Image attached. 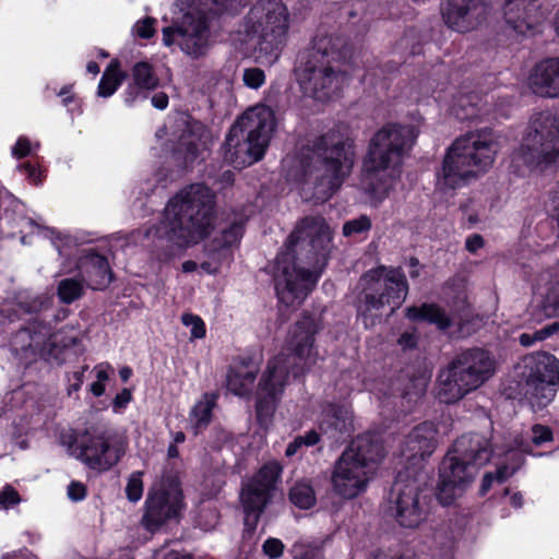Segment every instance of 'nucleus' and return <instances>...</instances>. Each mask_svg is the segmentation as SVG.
<instances>
[{
    "mask_svg": "<svg viewBox=\"0 0 559 559\" xmlns=\"http://www.w3.org/2000/svg\"><path fill=\"white\" fill-rule=\"evenodd\" d=\"M181 321L183 325L190 328L191 338H203L205 336V324L199 316L185 313L181 317Z\"/></svg>",
    "mask_w": 559,
    "mask_h": 559,
    "instance_id": "obj_43",
    "label": "nucleus"
},
{
    "mask_svg": "<svg viewBox=\"0 0 559 559\" xmlns=\"http://www.w3.org/2000/svg\"><path fill=\"white\" fill-rule=\"evenodd\" d=\"M183 508L178 479L175 476L163 477L147 493L141 523L146 531L154 533L167 521L177 519Z\"/></svg>",
    "mask_w": 559,
    "mask_h": 559,
    "instance_id": "obj_17",
    "label": "nucleus"
},
{
    "mask_svg": "<svg viewBox=\"0 0 559 559\" xmlns=\"http://www.w3.org/2000/svg\"><path fill=\"white\" fill-rule=\"evenodd\" d=\"M452 112L461 120L474 119L478 116V110L469 102L468 97H461L452 106Z\"/></svg>",
    "mask_w": 559,
    "mask_h": 559,
    "instance_id": "obj_44",
    "label": "nucleus"
},
{
    "mask_svg": "<svg viewBox=\"0 0 559 559\" xmlns=\"http://www.w3.org/2000/svg\"><path fill=\"white\" fill-rule=\"evenodd\" d=\"M281 474L280 463L269 462L242 487L240 500L245 511V525L249 530L255 528L260 515L281 479Z\"/></svg>",
    "mask_w": 559,
    "mask_h": 559,
    "instance_id": "obj_18",
    "label": "nucleus"
},
{
    "mask_svg": "<svg viewBox=\"0 0 559 559\" xmlns=\"http://www.w3.org/2000/svg\"><path fill=\"white\" fill-rule=\"evenodd\" d=\"M142 472H134L130 475L127 486L126 495L131 502H138L143 495Z\"/></svg>",
    "mask_w": 559,
    "mask_h": 559,
    "instance_id": "obj_42",
    "label": "nucleus"
},
{
    "mask_svg": "<svg viewBox=\"0 0 559 559\" xmlns=\"http://www.w3.org/2000/svg\"><path fill=\"white\" fill-rule=\"evenodd\" d=\"M294 559H323L320 548L304 543H296L292 549Z\"/></svg>",
    "mask_w": 559,
    "mask_h": 559,
    "instance_id": "obj_47",
    "label": "nucleus"
},
{
    "mask_svg": "<svg viewBox=\"0 0 559 559\" xmlns=\"http://www.w3.org/2000/svg\"><path fill=\"white\" fill-rule=\"evenodd\" d=\"M86 496V488L85 486L80 481H72L68 486V497L72 501H81Z\"/></svg>",
    "mask_w": 559,
    "mask_h": 559,
    "instance_id": "obj_58",
    "label": "nucleus"
},
{
    "mask_svg": "<svg viewBox=\"0 0 559 559\" xmlns=\"http://www.w3.org/2000/svg\"><path fill=\"white\" fill-rule=\"evenodd\" d=\"M528 373L526 382H552L559 381L558 362L554 355L539 353L533 356L527 365Z\"/></svg>",
    "mask_w": 559,
    "mask_h": 559,
    "instance_id": "obj_30",
    "label": "nucleus"
},
{
    "mask_svg": "<svg viewBox=\"0 0 559 559\" xmlns=\"http://www.w3.org/2000/svg\"><path fill=\"white\" fill-rule=\"evenodd\" d=\"M159 84L152 64L145 61L138 62L132 68V83L123 93L126 105L132 106L136 100L147 98L148 92L155 90Z\"/></svg>",
    "mask_w": 559,
    "mask_h": 559,
    "instance_id": "obj_27",
    "label": "nucleus"
},
{
    "mask_svg": "<svg viewBox=\"0 0 559 559\" xmlns=\"http://www.w3.org/2000/svg\"><path fill=\"white\" fill-rule=\"evenodd\" d=\"M371 228V221L367 215L348 221L343 226V234L346 237L368 231Z\"/></svg>",
    "mask_w": 559,
    "mask_h": 559,
    "instance_id": "obj_45",
    "label": "nucleus"
},
{
    "mask_svg": "<svg viewBox=\"0 0 559 559\" xmlns=\"http://www.w3.org/2000/svg\"><path fill=\"white\" fill-rule=\"evenodd\" d=\"M218 519L219 515L216 510H204L200 516V525L205 531L212 530L217 525Z\"/></svg>",
    "mask_w": 559,
    "mask_h": 559,
    "instance_id": "obj_56",
    "label": "nucleus"
},
{
    "mask_svg": "<svg viewBox=\"0 0 559 559\" xmlns=\"http://www.w3.org/2000/svg\"><path fill=\"white\" fill-rule=\"evenodd\" d=\"M441 13L450 28L464 33L476 28L486 20L488 8L483 0H444Z\"/></svg>",
    "mask_w": 559,
    "mask_h": 559,
    "instance_id": "obj_21",
    "label": "nucleus"
},
{
    "mask_svg": "<svg viewBox=\"0 0 559 559\" xmlns=\"http://www.w3.org/2000/svg\"><path fill=\"white\" fill-rule=\"evenodd\" d=\"M44 236L45 237H48L51 239L52 241V245L55 246V248L58 250L59 254L60 255H67L69 254L66 250V247L68 246V243H70L71 239L69 236H63V237H56V231L52 230V229H44Z\"/></svg>",
    "mask_w": 559,
    "mask_h": 559,
    "instance_id": "obj_53",
    "label": "nucleus"
},
{
    "mask_svg": "<svg viewBox=\"0 0 559 559\" xmlns=\"http://www.w3.org/2000/svg\"><path fill=\"white\" fill-rule=\"evenodd\" d=\"M534 301L540 311L537 321L559 317V281L548 271L542 272L534 285Z\"/></svg>",
    "mask_w": 559,
    "mask_h": 559,
    "instance_id": "obj_25",
    "label": "nucleus"
},
{
    "mask_svg": "<svg viewBox=\"0 0 559 559\" xmlns=\"http://www.w3.org/2000/svg\"><path fill=\"white\" fill-rule=\"evenodd\" d=\"M263 552L270 559H277L283 555L284 544L278 538H267L262 545Z\"/></svg>",
    "mask_w": 559,
    "mask_h": 559,
    "instance_id": "obj_51",
    "label": "nucleus"
},
{
    "mask_svg": "<svg viewBox=\"0 0 559 559\" xmlns=\"http://www.w3.org/2000/svg\"><path fill=\"white\" fill-rule=\"evenodd\" d=\"M437 429L432 423H423L416 426L406 437L401 455L406 464L416 466L426 456L432 454L437 445Z\"/></svg>",
    "mask_w": 559,
    "mask_h": 559,
    "instance_id": "obj_23",
    "label": "nucleus"
},
{
    "mask_svg": "<svg viewBox=\"0 0 559 559\" xmlns=\"http://www.w3.org/2000/svg\"><path fill=\"white\" fill-rule=\"evenodd\" d=\"M319 330L316 318L306 316L292 329L286 345L287 353H281L269 360L259 382L257 416L266 425L275 412L290 376L297 378L314 366L319 354L314 347V335Z\"/></svg>",
    "mask_w": 559,
    "mask_h": 559,
    "instance_id": "obj_3",
    "label": "nucleus"
},
{
    "mask_svg": "<svg viewBox=\"0 0 559 559\" xmlns=\"http://www.w3.org/2000/svg\"><path fill=\"white\" fill-rule=\"evenodd\" d=\"M520 466V463L509 467L508 465H502L498 467L495 474L487 473L485 474L480 487V492L485 495L492 486V483L497 480L498 483H503L507 480Z\"/></svg>",
    "mask_w": 559,
    "mask_h": 559,
    "instance_id": "obj_40",
    "label": "nucleus"
},
{
    "mask_svg": "<svg viewBox=\"0 0 559 559\" xmlns=\"http://www.w3.org/2000/svg\"><path fill=\"white\" fill-rule=\"evenodd\" d=\"M498 143L489 130H479L456 139L448 148L439 182L455 189L487 173L498 153Z\"/></svg>",
    "mask_w": 559,
    "mask_h": 559,
    "instance_id": "obj_7",
    "label": "nucleus"
},
{
    "mask_svg": "<svg viewBox=\"0 0 559 559\" xmlns=\"http://www.w3.org/2000/svg\"><path fill=\"white\" fill-rule=\"evenodd\" d=\"M84 293L83 281L80 278H64L59 282L57 294L61 302L72 304L82 297Z\"/></svg>",
    "mask_w": 559,
    "mask_h": 559,
    "instance_id": "obj_37",
    "label": "nucleus"
},
{
    "mask_svg": "<svg viewBox=\"0 0 559 559\" xmlns=\"http://www.w3.org/2000/svg\"><path fill=\"white\" fill-rule=\"evenodd\" d=\"M203 151V144L195 143L186 136H182L180 147L175 152V157L178 162H182L185 165H187L202 156Z\"/></svg>",
    "mask_w": 559,
    "mask_h": 559,
    "instance_id": "obj_38",
    "label": "nucleus"
},
{
    "mask_svg": "<svg viewBox=\"0 0 559 559\" xmlns=\"http://www.w3.org/2000/svg\"><path fill=\"white\" fill-rule=\"evenodd\" d=\"M405 316L412 321H427L429 323H433L440 330H445L451 325L450 318L439 306L435 304H423L418 307H407Z\"/></svg>",
    "mask_w": 559,
    "mask_h": 559,
    "instance_id": "obj_31",
    "label": "nucleus"
},
{
    "mask_svg": "<svg viewBox=\"0 0 559 559\" xmlns=\"http://www.w3.org/2000/svg\"><path fill=\"white\" fill-rule=\"evenodd\" d=\"M243 234V226L240 223L231 224L227 229H224L222 233V243L223 246H233L237 243Z\"/></svg>",
    "mask_w": 559,
    "mask_h": 559,
    "instance_id": "obj_49",
    "label": "nucleus"
},
{
    "mask_svg": "<svg viewBox=\"0 0 559 559\" xmlns=\"http://www.w3.org/2000/svg\"><path fill=\"white\" fill-rule=\"evenodd\" d=\"M21 501L19 492L12 486H5L0 490V507L12 508Z\"/></svg>",
    "mask_w": 559,
    "mask_h": 559,
    "instance_id": "obj_50",
    "label": "nucleus"
},
{
    "mask_svg": "<svg viewBox=\"0 0 559 559\" xmlns=\"http://www.w3.org/2000/svg\"><path fill=\"white\" fill-rule=\"evenodd\" d=\"M274 111L257 105L245 111L230 128L225 141V159L242 168L261 159L275 130Z\"/></svg>",
    "mask_w": 559,
    "mask_h": 559,
    "instance_id": "obj_9",
    "label": "nucleus"
},
{
    "mask_svg": "<svg viewBox=\"0 0 559 559\" xmlns=\"http://www.w3.org/2000/svg\"><path fill=\"white\" fill-rule=\"evenodd\" d=\"M289 500L299 509H310L316 503V492L309 480L297 481L289 490Z\"/></svg>",
    "mask_w": 559,
    "mask_h": 559,
    "instance_id": "obj_34",
    "label": "nucleus"
},
{
    "mask_svg": "<svg viewBox=\"0 0 559 559\" xmlns=\"http://www.w3.org/2000/svg\"><path fill=\"white\" fill-rule=\"evenodd\" d=\"M96 373V380L100 382H106L109 378V371H112V368L107 362H102L95 366L94 368Z\"/></svg>",
    "mask_w": 559,
    "mask_h": 559,
    "instance_id": "obj_62",
    "label": "nucleus"
},
{
    "mask_svg": "<svg viewBox=\"0 0 559 559\" xmlns=\"http://www.w3.org/2000/svg\"><path fill=\"white\" fill-rule=\"evenodd\" d=\"M17 169L20 171H23L27 175L29 181L33 183V185H40L43 179H41V171L36 169V167L29 163H25V164H21L17 166Z\"/></svg>",
    "mask_w": 559,
    "mask_h": 559,
    "instance_id": "obj_57",
    "label": "nucleus"
},
{
    "mask_svg": "<svg viewBox=\"0 0 559 559\" xmlns=\"http://www.w3.org/2000/svg\"><path fill=\"white\" fill-rule=\"evenodd\" d=\"M551 440L552 431L549 427L538 424L532 427V441L534 444L540 445Z\"/></svg>",
    "mask_w": 559,
    "mask_h": 559,
    "instance_id": "obj_52",
    "label": "nucleus"
},
{
    "mask_svg": "<svg viewBox=\"0 0 559 559\" xmlns=\"http://www.w3.org/2000/svg\"><path fill=\"white\" fill-rule=\"evenodd\" d=\"M242 81L247 87L258 90L265 83V73L260 68H247L243 70Z\"/></svg>",
    "mask_w": 559,
    "mask_h": 559,
    "instance_id": "obj_46",
    "label": "nucleus"
},
{
    "mask_svg": "<svg viewBox=\"0 0 559 559\" xmlns=\"http://www.w3.org/2000/svg\"><path fill=\"white\" fill-rule=\"evenodd\" d=\"M124 79L123 73L116 63H111L104 72L97 88V95L100 97L111 96L121 85Z\"/></svg>",
    "mask_w": 559,
    "mask_h": 559,
    "instance_id": "obj_36",
    "label": "nucleus"
},
{
    "mask_svg": "<svg viewBox=\"0 0 559 559\" xmlns=\"http://www.w3.org/2000/svg\"><path fill=\"white\" fill-rule=\"evenodd\" d=\"M354 160V144L348 128L336 126L302 151V189H312V198L317 202L328 201L350 174Z\"/></svg>",
    "mask_w": 559,
    "mask_h": 559,
    "instance_id": "obj_4",
    "label": "nucleus"
},
{
    "mask_svg": "<svg viewBox=\"0 0 559 559\" xmlns=\"http://www.w3.org/2000/svg\"><path fill=\"white\" fill-rule=\"evenodd\" d=\"M320 436L316 430L308 431L305 436H298L292 441L285 451V455L290 457L299 452L302 447H311L319 442Z\"/></svg>",
    "mask_w": 559,
    "mask_h": 559,
    "instance_id": "obj_41",
    "label": "nucleus"
},
{
    "mask_svg": "<svg viewBox=\"0 0 559 559\" xmlns=\"http://www.w3.org/2000/svg\"><path fill=\"white\" fill-rule=\"evenodd\" d=\"M127 438L115 431H85L69 445L70 454L88 468L106 472L126 454Z\"/></svg>",
    "mask_w": 559,
    "mask_h": 559,
    "instance_id": "obj_16",
    "label": "nucleus"
},
{
    "mask_svg": "<svg viewBox=\"0 0 559 559\" xmlns=\"http://www.w3.org/2000/svg\"><path fill=\"white\" fill-rule=\"evenodd\" d=\"M341 58L342 52L331 37L316 41L311 59L299 74L305 94L321 102L335 95L346 82L345 73L337 67Z\"/></svg>",
    "mask_w": 559,
    "mask_h": 559,
    "instance_id": "obj_15",
    "label": "nucleus"
},
{
    "mask_svg": "<svg viewBox=\"0 0 559 559\" xmlns=\"http://www.w3.org/2000/svg\"><path fill=\"white\" fill-rule=\"evenodd\" d=\"M416 136L417 131L413 126L393 123L384 126L372 136L364 162L361 182L377 201H382L399 179L404 155Z\"/></svg>",
    "mask_w": 559,
    "mask_h": 559,
    "instance_id": "obj_5",
    "label": "nucleus"
},
{
    "mask_svg": "<svg viewBox=\"0 0 559 559\" xmlns=\"http://www.w3.org/2000/svg\"><path fill=\"white\" fill-rule=\"evenodd\" d=\"M383 457V447L371 435L357 437L335 462L331 483L341 497L353 499L367 489L377 464Z\"/></svg>",
    "mask_w": 559,
    "mask_h": 559,
    "instance_id": "obj_10",
    "label": "nucleus"
},
{
    "mask_svg": "<svg viewBox=\"0 0 559 559\" xmlns=\"http://www.w3.org/2000/svg\"><path fill=\"white\" fill-rule=\"evenodd\" d=\"M513 163L540 171L559 167V114L543 111L531 118L530 131Z\"/></svg>",
    "mask_w": 559,
    "mask_h": 559,
    "instance_id": "obj_14",
    "label": "nucleus"
},
{
    "mask_svg": "<svg viewBox=\"0 0 559 559\" xmlns=\"http://www.w3.org/2000/svg\"><path fill=\"white\" fill-rule=\"evenodd\" d=\"M491 454L489 440L481 435H464L456 439L440 465L437 487L440 503H453L471 485L477 469L489 462Z\"/></svg>",
    "mask_w": 559,
    "mask_h": 559,
    "instance_id": "obj_6",
    "label": "nucleus"
},
{
    "mask_svg": "<svg viewBox=\"0 0 559 559\" xmlns=\"http://www.w3.org/2000/svg\"><path fill=\"white\" fill-rule=\"evenodd\" d=\"M216 400L217 396L215 394L205 393L191 409L190 418L195 435L210 424L212 412L216 406Z\"/></svg>",
    "mask_w": 559,
    "mask_h": 559,
    "instance_id": "obj_32",
    "label": "nucleus"
},
{
    "mask_svg": "<svg viewBox=\"0 0 559 559\" xmlns=\"http://www.w3.org/2000/svg\"><path fill=\"white\" fill-rule=\"evenodd\" d=\"M397 343L403 349L414 348L417 344V336L414 332H404Z\"/></svg>",
    "mask_w": 559,
    "mask_h": 559,
    "instance_id": "obj_61",
    "label": "nucleus"
},
{
    "mask_svg": "<svg viewBox=\"0 0 559 559\" xmlns=\"http://www.w3.org/2000/svg\"><path fill=\"white\" fill-rule=\"evenodd\" d=\"M360 284L364 287V304L360 310L366 326L376 324L388 306L394 313L405 301L408 284L401 269L379 266L366 272Z\"/></svg>",
    "mask_w": 559,
    "mask_h": 559,
    "instance_id": "obj_13",
    "label": "nucleus"
},
{
    "mask_svg": "<svg viewBox=\"0 0 559 559\" xmlns=\"http://www.w3.org/2000/svg\"><path fill=\"white\" fill-rule=\"evenodd\" d=\"M332 238L321 216H307L296 224L272 265L281 302L299 305L313 289L333 249Z\"/></svg>",
    "mask_w": 559,
    "mask_h": 559,
    "instance_id": "obj_1",
    "label": "nucleus"
},
{
    "mask_svg": "<svg viewBox=\"0 0 559 559\" xmlns=\"http://www.w3.org/2000/svg\"><path fill=\"white\" fill-rule=\"evenodd\" d=\"M45 300L41 298H35L32 302L24 307L25 312H36L44 307Z\"/></svg>",
    "mask_w": 559,
    "mask_h": 559,
    "instance_id": "obj_64",
    "label": "nucleus"
},
{
    "mask_svg": "<svg viewBox=\"0 0 559 559\" xmlns=\"http://www.w3.org/2000/svg\"><path fill=\"white\" fill-rule=\"evenodd\" d=\"M132 399L131 391L129 389H123L120 393L116 395L112 402V408L115 413H119L123 409Z\"/></svg>",
    "mask_w": 559,
    "mask_h": 559,
    "instance_id": "obj_59",
    "label": "nucleus"
},
{
    "mask_svg": "<svg viewBox=\"0 0 559 559\" xmlns=\"http://www.w3.org/2000/svg\"><path fill=\"white\" fill-rule=\"evenodd\" d=\"M430 374L420 371L408 379V383L401 392V397L408 403H416L426 392Z\"/></svg>",
    "mask_w": 559,
    "mask_h": 559,
    "instance_id": "obj_35",
    "label": "nucleus"
},
{
    "mask_svg": "<svg viewBox=\"0 0 559 559\" xmlns=\"http://www.w3.org/2000/svg\"><path fill=\"white\" fill-rule=\"evenodd\" d=\"M288 12L281 0H259L248 13L243 28L257 39V60L266 66L275 63L286 43Z\"/></svg>",
    "mask_w": 559,
    "mask_h": 559,
    "instance_id": "obj_12",
    "label": "nucleus"
},
{
    "mask_svg": "<svg viewBox=\"0 0 559 559\" xmlns=\"http://www.w3.org/2000/svg\"><path fill=\"white\" fill-rule=\"evenodd\" d=\"M215 194L201 183L180 190L167 203L159 223L145 231L147 238L166 242L169 258L177 249L189 247L207 237L213 228Z\"/></svg>",
    "mask_w": 559,
    "mask_h": 559,
    "instance_id": "obj_2",
    "label": "nucleus"
},
{
    "mask_svg": "<svg viewBox=\"0 0 559 559\" xmlns=\"http://www.w3.org/2000/svg\"><path fill=\"white\" fill-rule=\"evenodd\" d=\"M33 148L31 141L25 136H20L15 145L12 147V155L13 157L20 159L31 154Z\"/></svg>",
    "mask_w": 559,
    "mask_h": 559,
    "instance_id": "obj_54",
    "label": "nucleus"
},
{
    "mask_svg": "<svg viewBox=\"0 0 559 559\" xmlns=\"http://www.w3.org/2000/svg\"><path fill=\"white\" fill-rule=\"evenodd\" d=\"M246 0H178L183 12L181 22L175 27L163 29L165 46L177 44L191 58L198 59L210 49V14L234 11Z\"/></svg>",
    "mask_w": 559,
    "mask_h": 559,
    "instance_id": "obj_8",
    "label": "nucleus"
},
{
    "mask_svg": "<svg viewBox=\"0 0 559 559\" xmlns=\"http://www.w3.org/2000/svg\"><path fill=\"white\" fill-rule=\"evenodd\" d=\"M151 103L156 109L163 110L168 106V95L164 92H158L152 96Z\"/></svg>",
    "mask_w": 559,
    "mask_h": 559,
    "instance_id": "obj_63",
    "label": "nucleus"
},
{
    "mask_svg": "<svg viewBox=\"0 0 559 559\" xmlns=\"http://www.w3.org/2000/svg\"><path fill=\"white\" fill-rule=\"evenodd\" d=\"M371 559H409L403 552L401 547H393L377 550Z\"/></svg>",
    "mask_w": 559,
    "mask_h": 559,
    "instance_id": "obj_55",
    "label": "nucleus"
},
{
    "mask_svg": "<svg viewBox=\"0 0 559 559\" xmlns=\"http://www.w3.org/2000/svg\"><path fill=\"white\" fill-rule=\"evenodd\" d=\"M75 344V337L63 336L60 332L52 333L48 324L39 321H34L27 328L20 330L12 340L16 350H29L40 356H51L56 348H68Z\"/></svg>",
    "mask_w": 559,
    "mask_h": 559,
    "instance_id": "obj_20",
    "label": "nucleus"
},
{
    "mask_svg": "<svg viewBox=\"0 0 559 559\" xmlns=\"http://www.w3.org/2000/svg\"><path fill=\"white\" fill-rule=\"evenodd\" d=\"M530 403L533 408L546 407L555 397L558 381L552 382H526Z\"/></svg>",
    "mask_w": 559,
    "mask_h": 559,
    "instance_id": "obj_33",
    "label": "nucleus"
},
{
    "mask_svg": "<svg viewBox=\"0 0 559 559\" xmlns=\"http://www.w3.org/2000/svg\"><path fill=\"white\" fill-rule=\"evenodd\" d=\"M258 366L251 360H237L230 366L226 385L229 392L238 396H245L251 393Z\"/></svg>",
    "mask_w": 559,
    "mask_h": 559,
    "instance_id": "obj_29",
    "label": "nucleus"
},
{
    "mask_svg": "<svg viewBox=\"0 0 559 559\" xmlns=\"http://www.w3.org/2000/svg\"><path fill=\"white\" fill-rule=\"evenodd\" d=\"M496 372L489 352L469 348L460 353L438 376V399L455 403L487 382Z\"/></svg>",
    "mask_w": 559,
    "mask_h": 559,
    "instance_id": "obj_11",
    "label": "nucleus"
},
{
    "mask_svg": "<svg viewBox=\"0 0 559 559\" xmlns=\"http://www.w3.org/2000/svg\"><path fill=\"white\" fill-rule=\"evenodd\" d=\"M484 247V239L478 234H473L466 238L465 248L471 253L477 252L480 248Z\"/></svg>",
    "mask_w": 559,
    "mask_h": 559,
    "instance_id": "obj_60",
    "label": "nucleus"
},
{
    "mask_svg": "<svg viewBox=\"0 0 559 559\" xmlns=\"http://www.w3.org/2000/svg\"><path fill=\"white\" fill-rule=\"evenodd\" d=\"M390 512L396 523L404 528H416L427 518L428 499L415 481L397 479L390 492Z\"/></svg>",
    "mask_w": 559,
    "mask_h": 559,
    "instance_id": "obj_19",
    "label": "nucleus"
},
{
    "mask_svg": "<svg viewBox=\"0 0 559 559\" xmlns=\"http://www.w3.org/2000/svg\"><path fill=\"white\" fill-rule=\"evenodd\" d=\"M530 88L545 97L559 96V58L540 61L528 76Z\"/></svg>",
    "mask_w": 559,
    "mask_h": 559,
    "instance_id": "obj_26",
    "label": "nucleus"
},
{
    "mask_svg": "<svg viewBox=\"0 0 559 559\" xmlns=\"http://www.w3.org/2000/svg\"><path fill=\"white\" fill-rule=\"evenodd\" d=\"M536 2L537 0H507L503 8L506 23L521 35L535 32L545 19Z\"/></svg>",
    "mask_w": 559,
    "mask_h": 559,
    "instance_id": "obj_22",
    "label": "nucleus"
},
{
    "mask_svg": "<svg viewBox=\"0 0 559 559\" xmlns=\"http://www.w3.org/2000/svg\"><path fill=\"white\" fill-rule=\"evenodd\" d=\"M322 432L338 440L354 429L353 412L346 405H328L321 415L319 425Z\"/></svg>",
    "mask_w": 559,
    "mask_h": 559,
    "instance_id": "obj_28",
    "label": "nucleus"
},
{
    "mask_svg": "<svg viewBox=\"0 0 559 559\" xmlns=\"http://www.w3.org/2000/svg\"><path fill=\"white\" fill-rule=\"evenodd\" d=\"M81 280L92 289H103L112 280V273L105 257L84 251L76 264Z\"/></svg>",
    "mask_w": 559,
    "mask_h": 559,
    "instance_id": "obj_24",
    "label": "nucleus"
},
{
    "mask_svg": "<svg viewBox=\"0 0 559 559\" xmlns=\"http://www.w3.org/2000/svg\"><path fill=\"white\" fill-rule=\"evenodd\" d=\"M155 24L156 20L153 17H145L143 20L138 21L133 27L132 33L133 35L147 39L151 38L155 34Z\"/></svg>",
    "mask_w": 559,
    "mask_h": 559,
    "instance_id": "obj_48",
    "label": "nucleus"
},
{
    "mask_svg": "<svg viewBox=\"0 0 559 559\" xmlns=\"http://www.w3.org/2000/svg\"><path fill=\"white\" fill-rule=\"evenodd\" d=\"M558 331H559V323L552 322V323L548 324L547 326H545L538 331H535L534 333L521 334L519 337V341H520L521 345H523L525 347H530V346L534 345L536 342H540V341H544V340L550 337L551 335L556 334Z\"/></svg>",
    "mask_w": 559,
    "mask_h": 559,
    "instance_id": "obj_39",
    "label": "nucleus"
}]
</instances>
